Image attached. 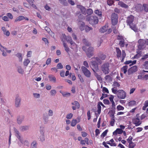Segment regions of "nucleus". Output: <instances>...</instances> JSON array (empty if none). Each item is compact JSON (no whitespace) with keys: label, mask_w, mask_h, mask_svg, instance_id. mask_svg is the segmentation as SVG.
<instances>
[{"label":"nucleus","mask_w":148,"mask_h":148,"mask_svg":"<svg viewBox=\"0 0 148 148\" xmlns=\"http://www.w3.org/2000/svg\"><path fill=\"white\" fill-rule=\"evenodd\" d=\"M110 64L108 62L103 64L101 66V70L105 75L109 73V72Z\"/></svg>","instance_id":"f257e3e1"},{"label":"nucleus","mask_w":148,"mask_h":148,"mask_svg":"<svg viewBox=\"0 0 148 148\" xmlns=\"http://www.w3.org/2000/svg\"><path fill=\"white\" fill-rule=\"evenodd\" d=\"M87 19L91 25L96 24L98 22V18L95 16H89L87 17Z\"/></svg>","instance_id":"f03ea898"},{"label":"nucleus","mask_w":148,"mask_h":148,"mask_svg":"<svg viewBox=\"0 0 148 148\" xmlns=\"http://www.w3.org/2000/svg\"><path fill=\"white\" fill-rule=\"evenodd\" d=\"M115 94H116L117 97L119 99H124L125 98L126 93L123 90H117Z\"/></svg>","instance_id":"7ed1b4c3"},{"label":"nucleus","mask_w":148,"mask_h":148,"mask_svg":"<svg viewBox=\"0 0 148 148\" xmlns=\"http://www.w3.org/2000/svg\"><path fill=\"white\" fill-rule=\"evenodd\" d=\"M118 17L117 14L112 13L111 15V20L112 25H115L117 24L118 21Z\"/></svg>","instance_id":"20e7f679"},{"label":"nucleus","mask_w":148,"mask_h":148,"mask_svg":"<svg viewBox=\"0 0 148 148\" xmlns=\"http://www.w3.org/2000/svg\"><path fill=\"white\" fill-rule=\"evenodd\" d=\"M81 69L83 73L85 76L88 78H89L90 77L91 73L90 71L86 67L82 66L81 67Z\"/></svg>","instance_id":"39448f33"},{"label":"nucleus","mask_w":148,"mask_h":148,"mask_svg":"<svg viewBox=\"0 0 148 148\" xmlns=\"http://www.w3.org/2000/svg\"><path fill=\"white\" fill-rule=\"evenodd\" d=\"M139 45L138 46V49L142 50L145 48V45L146 41L143 39H140L138 41Z\"/></svg>","instance_id":"423d86ee"},{"label":"nucleus","mask_w":148,"mask_h":148,"mask_svg":"<svg viewBox=\"0 0 148 148\" xmlns=\"http://www.w3.org/2000/svg\"><path fill=\"white\" fill-rule=\"evenodd\" d=\"M98 63L95 60H93L91 62V67L94 72L95 70H97L98 69Z\"/></svg>","instance_id":"0eeeda50"},{"label":"nucleus","mask_w":148,"mask_h":148,"mask_svg":"<svg viewBox=\"0 0 148 148\" xmlns=\"http://www.w3.org/2000/svg\"><path fill=\"white\" fill-rule=\"evenodd\" d=\"M93 51V48L91 47H89L86 51V53L87 57L90 58L94 54Z\"/></svg>","instance_id":"6e6552de"},{"label":"nucleus","mask_w":148,"mask_h":148,"mask_svg":"<svg viewBox=\"0 0 148 148\" xmlns=\"http://www.w3.org/2000/svg\"><path fill=\"white\" fill-rule=\"evenodd\" d=\"M134 19V16L132 15H130L129 16H128L126 20L127 25L129 26L133 24H134L133 22Z\"/></svg>","instance_id":"1a4fd4ad"},{"label":"nucleus","mask_w":148,"mask_h":148,"mask_svg":"<svg viewBox=\"0 0 148 148\" xmlns=\"http://www.w3.org/2000/svg\"><path fill=\"white\" fill-rule=\"evenodd\" d=\"M112 86H114V87L111 89L112 92L114 93H116V92L118 90L117 89V88L119 87L120 85L118 82L115 81L113 82Z\"/></svg>","instance_id":"9d476101"},{"label":"nucleus","mask_w":148,"mask_h":148,"mask_svg":"<svg viewBox=\"0 0 148 148\" xmlns=\"http://www.w3.org/2000/svg\"><path fill=\"white\" fill-rule=\"evenodd\" d=\"M132 123L136 126L140 125L142 123V121H140V119L134 117L132 119Z\"/></svg>","instance_id":"9b49d317"},{"label":"nucleus","mask_w":148,"mask_h":148,"mask_svg":"<svg viewBox=\"0 0 148 148\" xmlns=\"http://www.w3.org/2000/svg\"><path fill=\"white\" fill-rule=\"evenodd\" d=\"M137 71V66H134L131 67L128 70L127 73L128 75L132 74Z\"/></svg>","instance_id":"f8f14e48"},{"label":"nucleus","mask_w":148,"mask_h":148,"mask_svg":"<svg viewBox=\"0 0 148 148\" xmlns=\"http://www.w3.org/2000/svg\"><path fill=\"white\" fill-rule=\"evenodd\" d=\"M63 36L68 42H69L70 43L71 45L73 46H75L76 45L75 43L72 41L71 37L66 36L65 34L63 35Z\"/></svg>","instance_id":"ddd939ff"},{"label":"nucleus","mask_w":148,"mask_h":148,"mask_svg":"<svg viewBox=\"0 0 148 148\" xmlns=\"http://www.w3.org/2000/svg\"><path fill=\"white\" fill-rule=\"evenodd\" d=\"M72 104L73 105H75V106L72 107V108L73 110H75L76 109H79L80 107V104L77 101H75L73 103H72Z\"/></svg>","instance_id":"4468645a"},{"label":"nucleus","mask_w":148,"mask_h":148,"mask_svg":"<svg viewBox=\"0 0 148 148\" xmlns=\"http://www.w3.org/2000/svg\"><path fill=\"white\" fill-rule=\"evenodd\" d=\"M98 56L102 60H104L106 58V56L101 52H100L98 54Z\"/></svg>","instance_id":"2eb2a0df"},{"label":"nucleus","mask_w":148,"mask_h":148,"mask_svg":"<svg viewBox=\"0 0 148 148\" xmlns=\"http://www.w3.org/2000/svg\"><path fill=\"white\" fill-rule=\"evenodd\" d=\"M116 52V56L117 58H120L121 55V52L120 49L119 47H116L115 48Z\"/></svg>","instance_id":"dca6fc26"},{"label":"nucleus","mask_w":148,"mask_h":148,"mask_svg":"<svg viewBox=\"0 0 148 148\" xmlns=\"http://www.w3.org/2000/svg\"><path fill=\"white\" fill-rule=\"evenodd\" d=\"M21 101V99L19 98V96L17 95L15 99V106L17 107L19 106Z\"/></svg>","instance_id":"f3484780"},{"label":"nucleus","mask_w":148,"mask_h":148,"mask_svg":"<svg viewBox=\"0 0 148 148\" xmlns=\"http://www.w3.org/2000/svg\"><path fill=\"white\" fill-rule=\"evenodd\" d=\"M123 132V130L121 129L117 128L116 130L114 132L113 134L114 135H116L117 134H121Z\"/></svg>","instance_id":"a211bd4d"},{"label":"nucleus","mask_w":148,"mask_h":148,"mask_svg":"<svg viewBox=\"0 0 148 148\" xmlns=\"http://www.w3.org/2000/svg\"><path fill=\"white\" fill-rule=\"evenodd\" d=\"M31 5V6L33 8L37 9V8L36 6L34 4V0H26Z\"/></svg>","instance_id":"6ab92c4d"},{"label":"nucleus","mask_w":148,"mask_h":148,"mask_svg":"<svg viewBox=\"0 0 148 148\" xmlns=\"http://www.w3.org/2000/svg\"><path fill=\"white\" fill-rule=\"evenodd\" d=\"M130 28L133 30L134 32H137L138 31V29L136 25L135 24H133L129 25Z\"/></svg>","instance_id":"aec40b11"},{"label":"nucleus","mask_w":148,"mask_h":148,"mask_svg":"<svg viewBox=\"0 0 148 148\" xmlns=\"http://www.w3.org/2000/svg\"><path fill=\"white\" fill-rule=\"evenodd\" d=\"M108 26L106 25L103 26L100 29V32L101 33H104L106 32L108 29Z\"/></svg>","instance_id":"412c9836"},{"label":"nucleus","mask_w":148,"mask_h":148,"mask_svg":"<svg viewBox=\"0 0 148 148\" xmlns=\"http://www.w3.org/2000/svg\"><path fill=\"white\" fill-rule=\"evenodd\" d=\"M48 77L50 81L51 82H56V78L53 75H49Z\"/></svg>","instance_id":"4be33fe9"},{"label":"nucleus","mask_w":148,"mask_h":148,"mask_svg":"<svg viewBox=\"0 0 148 148\" xmlns=\"http://www.w3.org/2000/svg\"><path fill=\"white\" fill-rule=\"evenodd\" d=\"M24 16H19L17 17L14 21V23H16L18 21H19L24 19Z\"/></svg>","instance_id":"5701e85b"},{"label":"nucleus","mask_w":148,"mask_h":148,"mask_svg":"<svg viewBox=\"0 0 148 148\" xmlns=\"http://www.w3.org/2000/svg\"><path fill=\"white\" fill-rule=\"evenodd\" d=\"M92 59H95L97 62L99 64H101L102 63V60L99 57H93L92 58Z\"/></svg>","instance_id":"b1692460"},{"label":"nucleus","mask_w":148,"mask_h":148,"mask_svg":"<svg viewBox=\"0 0 148 148\" xmlns=\"http://www.w3.org/2000/svg\"><path fill=\"white\" fill-rule=\"evenodd\" d=\"M107 144L110 145L111 146H116V144L114 143V140L113 139H111L109 141L107 142Z\"/></svg>","instance_id":"393cba45"},{"label":"nucleus","mask_w":148,"mask_h":148,"mask_svg":"<svg viewBox=\"0 0 148 148\" xmlns=\"http://www.w3.org/2000/svg\"><path fill=\"white\" fill-rule=\"evenodd\" d=\"M126 54L124 50H122V54L121 55V62H124V59L125 57Z\"/></svg>","instance_id":"a878e982"},{"label":"nucleus","mask_w":148,"mask_h":148,"mask_svg":"<svg viewBox=\"0 0 148 148\" xmlns=\"http://www.w3.org/2000/svg\"><path fill=\"white\" fill-rule=\"evenodd\" d=\"M63 45L64 47L65 51H66L68 53H69V52L70 51L69 48L67 47L66 44L64 41L63 42Z\"/></svg>","instance_id":"bb28decb"},{"label":"nucleus","mask_w":148,"mask_h":148,"mask_svg":"<svg viewBox=\"0 0 148 148\" xmlns=\"http://www.w3.org/2000/svg\"><path fill=\"white\" fill-rule=\"evenodd\" d=\"M79 24L80 26L79 27V28L81 31H83L84 29V27L85 26V23L84 22H80Z\"/></svg>","instance_id":"cd10ccee"},{"label":"nucleus","mask_w":148,"mask_h":148,"mask_svg":"<svg viewBox=\"0 0 148 148\" xmlns=\"http://www.w3.org/2000/svg\"><path fill=\"white\" fill-rule=\"evenodd\" d=\"M118 5L121 6L125 8H128V6L127 5L121 1H119L118 3Z\"/></svg>","instance_id":"c85d7f7f"},{"label":"nucleus","mask_w":148,"mask_h":148,"mask_svg":"<svg viewBox=\"0 0 148 148\" xmlns=\"http://www.w3.org/2000/svg\"><path fill=\"white\" fill-rule=\"evenodd\" d=\"M127 68L128 66H124L121 68V71L123 72L124 74H126L127 72Z\"/></svg>","instance_id":"c756f323"},{"label":"nucleus","mask_w":148,"mask_h":148,"mask_svg":"<svg viewBox=\"0 0 148 148\" xmlns=\"http://www.w3.org/2000/svg\"><path fill=\"white\" fill-rule=\"evenodd\" d=\"M60 2L64 6H67L68 3L66 0H59Z\"/></svg>","instance_id":"7c9ffc66"},{"label":"nucleus","mask_w":148,"mask_h":148,"mask_svg":"<svg viewBox=\"0 0 148 148\" xmlns=\"http://www.w3.org/2000/svg\"><path fill=\"white\" fill-rule=\"evenodd\" d=\"M144 8V9L145 11L146 12H148V5L146 4H143V6H141L140 8Z\"/></svg>","instance_id":"2f4dec72"},{"label":"nucleus","mask_w":148,"mask_h":148,"mask_svg":"<svg viewBox=\"0 0 148 148\" xmlns=\"http://www.w3.org/2000/svg\"><path fill=\"white\" fill-rule=\"evenodd\" d=\"M77 121L75 119H73L71 122V126L74 127L77 123Z\"/></svg>","instance_id":"473e14b6"},{"label":"nucleus","mask_w":148,"mask_h":148,"mask_svg":"<svg viewBox=\"0 0 148 148\" xmlns=\"http://www.w3.org/2000/svg\"><path fill=\"white\" fill-rule=\"evenodd\" d=\"M23 119L24 117L23 116H19V117L17 118V119L18 123L19 124H20L21 123L22 121L23 120Z\"/></svg>","instance_id":"72a5a7b5"},{"label":"nucleus","mask_w":148,"mask_h":148,"mask_svg":"<svg viewBox=\"0 0 148 148\" xmlns=\"http://www.w3.org/2000/svg\"><path fill=\"white\" fill-rule=\"evenodd\" d=\"M83 43L87 46H89L91 45L90 43L88 42L86 39H83L82 40Z\"/></svg>","instance_id":"f704fd0d"},{"label":"nucleus","mask_w":148,"mask_h":148,"mask_svg":"<svg viewBox=\"0 0 148 148\" xmlns=\"http://www.w3.org/2000/svg\"><path fill=\"white\" fill-rule=\"evenodd\" d=\"M40 133L42 135L41 136H40V140L43 141L45 140V138L44 136V132L43 130L40 131Z\"/></svg>","instance_id":"c9c22d12"},{"label":"nucleus","mask_w":148,"mask_h":148,"mask_svg":"<svg viewBox=\"0 0 148 148\" xmlns=\"http://www.w3.org/2000/svg\"><path fill=\"white\" fill-rule=\"evenodd\" d=\"M112 116V118L110 122V124L111 126H113L114 125L115 121L114 119V115L113 114Z\"/></svg>","instance_id":"e433bc0d"},{"label":"nucleus","mask_w":148,"mask_h":148,"mask_svg":"<svg viewBox=\"0 0 148 148\" xmlns=\"http://www.w3.org/2000/svg\"><path fill=\"white\" fill-rule=\"evenodd\" d=\"M30 61L28 59H26L24 60L23 62V64L25 66H27L29 63Z\"/></svg>","instance_id":"4c0bfd02"},{"label":"nucleus","mask_w":148,"mask_h":148,"mask_svg":"<svg viewBox=\"0 0 148 148\" xmlns=\"http://www.w3.org/2000/svg\"><path fill=\"white\" fill-rule=\"evenodd\" d=\"M136 101H130L128 103L129 106H132L136 105Z\"/></svg>","instance_id":"58836bf2"},{"label":"nucleus","mask_w":148,"mask_h":148,"mask_svg":"<svg viewBox=\"0 0 148 148\" xmlns=\"http://www.w3.org/2000/svg\"><path fill=\"white\" fill-rule=\"evenodd\" d=\"M29 127H28L26 126H23L21 127L20 128V129L21 131H24L25 130H27L28 129Z\"/></svg>","instance_id":"ea45409f"},{"label":"nucleus","mask_w":148,"mask_h":148,"mask_svg":"<svg viewBox=\"0 0 148 148\" xmlns=\"http://www.w3.org/2000/svg\"><path fill=\"white\" fill-rule=\"evenodd\" d=\"M119 45L121 47H124L125 45V40L122 41H119Z\"/></svg>","instance_id":"a19ab883"},{"label":"nucleus","mask_w":148,"mask_h":148,"mask_svg":"<svg viewBox=\"0 0 148 148\" xmlns=\"http://www.w3.org/2000/svg\"><path fill=\"white\" fill-rule=\"evenodd\" d=\"M97 112H98V114H99L101 112V106H100V105H99L98 103L97 105Z\"/></svg>","instance_id":"79ce46f5"},{"label":"nucleus","mask_w":148,"mask_h":148,"mask_svg":"<svg viewBox=\"0 0 148 148\" xmlns=\"http://www.w3.org/2000/svg\"><path fill=\"white\" fill-rule=\"evenodd\" d=\"M135 146V144L133 142L129 143V148H134Z\"/></svg>","instance_id":"37998d69"},{"label":"nucleus","mask_w":148,"mask_h":148,"mask_svg":"<svg viewBox=\"0 0 148 148\" xmlns=\"http://www.w3.org/2000/svg\"><path fill=\"white\" fill-rule=\"evenodd\" d=\"M94 12L96 14L100 16H101L102 15L101 12L99 11L98 10H96L94 11Z\"/></svg>","instance_id":"c03bdc74"},{"label":"nucleus","mask_w":148,"mask_h":148,"mask_svg":"<svg viewBox=\"0 0 148 148\" xmlns=\"http://www.w3.org/2000/svg\"><path fill=\"white\" fill-rule=\"evenodd\" d=\"M116 109L118 110H123L124 108L123 107V106L119 105L118 106L116 107Z\"/></svg>","instance_id":"a18cd8bd"},{"label":"nucleus","mask_w":148,"mask_h":148,"mask_svg":"<svg viewBox=\"0 0 148 148\" xmlns=\"http://www.w3.org/2000/svg\"><path fill=\"white\" fill-rule=\"evenodd\" d=\"M114 3L113 0H108L107 1V4L110 6L112 5Z\"/></svg>","instance_id":"49530a36"},{"label":"nucleus","mask_w":148,"mask_h":148,"mask_svg":"<svg viewBox=\"0 0 148 148\" xmlns=\"http://www.w3.org/2000/svg\"><path fill=\"white\" fill-rule=\"evenodd\" d=\"M92 28L91 27H90L88 26H86L85 27V31L86 32H88L89 31H90V30H92Z\"/></svg>","instance_id":"de8ad7c7"},{"label":"nucleus","mask_w":148,"mask_h":148,"mask_svg":"<svg viewBox=\"0 0 148 148\" xmlns=\"http://www.w3.org/2000/svg\"><path fill=\"white\" fill-rule=\"evenodd\" d=\"M18 71L19 73L21 74H23L24 73L23 69L20 66L18 68Z\"/></svg>","instance_id":"09e8293b"},{"label":"nucleus","mask_w":148,"mask_h":148,"mask_svg":"<svg viewBox=\"0 0 148 148\" xmlns=\"http://www.w3.org/2000/svg\"><path fill=\"white\" fill-rule=\"evenodd\" d=\"M117 39L118 40H120V41H122L125 40L123 36L120 35H118V36Z\"/></svg>","instance_id":"8fccbe9b"},{"label":"nucleus","mask_w":148,"mask_h":148,"mask_svg":"<svg viewBox=\"0 0 148 148\" xmlns=\"http://www.w3.org/2000/svg\"><path fill=\"white\" fill-rule=\"evenodd\" d=\"M80 10L81 11L82 13L84 14H85L86 13V8L83 6L82 7Z\"/></svg>","instance_id":"3c124183"},{"label":"nucleus","mask_w":148,"mask_h":148,"mask_svg":"<svg viewBox=\"0 0 148 148\" xmlns=\"http://www.w3.org/2000/svg\"><path fill=\"white\" fill-rule=\"evenodd\" d=\"M87 14L88 15H91L93 13V11L91 9H88L87 10Z\"/></svg>","instance_id":"603ef678"},{"label":"nucleus","mask_w":148,"mask_h":148,"mask_svg":"<svg viewBox=\"0 0 148 148\" xmlns=\"http://www.w3.org/2000/svg\"><path fill=\"white\" fill-rule=\"evenodd\" d=\"M95 75L98 80L101 81L102 80V78L101 76L99 75L98 74H96Z\"/></svg>","instance_id":"864d4df0"},{"label":"nucleus","mask_w":148,"mask_h":148,"mask_svg":"<svg viewBox=\"0 0 148 148\" xmlns=\"http://www.w3.org/2000/svg\"><path fill=\"white\" fill-rule=\"evenodd\" d=\"M143 66L145 69H148V61H146L145 62Z\"/></svg>","instance_id":"5fc2aeb1"},{"label":"nucleus","mask_w":148,"mask_h":148,"mask_svg":"<svg viewBox=\"0 0 148 148\" xmlns=\"http://www.w3.org/2000/svg\"><path fill=\"white\" fill-rule=\"evenodd\" d=\"M63 67V66L61 63H58L57 66V68L58 69H62Z\"/></svg>","instance_id":"6e6d98bb"},{"label":"nucleus","mask_w":148,"mask_h":148,"mask_svg":"<svg viewBox=\"0 0 148 148\" xmlns=\"http://www.w3.org/2000/svg\"><path fill=\"white\" fill-rule=\"evenodd\" d=\"M36 141H33L32 144H31V148H36Z\"/></svg>","instance_id":"4d7b16f0"},{"label":"nucleus","mask_w":148,"mask_h":148,"mask_svg":"<svg viewBox=\"0 0 148 148\" xmlns=\"http://www.w3.org/2000/svg\"><path fill=\"white\" fill-rule=\"evenodd\" d=\"M73 116V114L72 113H70L67 114L66 118L68 119H71Z\"/></svg>","instance_id":"13d9d810"},{"label":"nucleus","mask_w":148,"mask_h":148,"mask_svg":"<svg viewBox=\"0 0 148 148\" xmlns=\"http://www.w3.org/2000/svg\"><path fill=\"white\" fill-rule=\"evenodd\" d=\"M102 91L103 93L106 92L108 94L109 93L108 89L105 87H103V88Z\"/></svg>","instance_id":"bf43d9fd"},{"label":"nucleus","mask_w":148,"mask_h":148,"mask_svg":"<svg viewBox=\"0 0 148 148\" xmlns=\"http://www.w3.org/2000/svg\"><path fill=\"white\" fill-rule=\"evenodd\" d=\"M132 137L131 136H130L127 139V141L129 143H132Z\"/></svg>","instance_id":"052dcab7"},{"label":"nucleus","mask_w":148,"mask_h":148,"mask_svg":"<svg viewBox=\"0 0 148 148\" xmlns=\"http://www.w3.org/2000/svg\"><path fill=\"white\" fill-rule=\"evenodd\" d=\"M108 131V130H105L104 132H103V133L101 135V137H105L106 136V134L107 133Z\"/></svg>","instance_id":"680f3d73"},{"label":"nucleus","mask_w":148,"mask_h":148,"mask_svg":"<svg viewBox=\"0 0 148 148\" xmlns=\"http://www.w3.org/2000/svg\"><path fill=\"white\" fill-rule=\"evenodd\" d=\"M7 16H8L9 17V18L10 19H13V16L11 13H8L7 14Z\"/></svg>","instance_id":"e2e57ef3"},{"label":"nucleus","mask_w":148,"mask_h":148,"mask_svg":"<svg viewBox=\"0 0 148 148\" xmlns=\"http://www.w3.org/2000/svg\"><path fill=\"white\" fill-rule=\"evenodd\" d=\"M50 92L51 95L54 96L56 94V92L55 90H52Z\"/></svg>","instance_id":"0e129e2a"},{"label":"nucleus","mask_w":148,"mask_h":148,"mask_svg":"<svg viewBox=\"0 0 148 148\" xmlns=\"http://www.w3.org/2000/svg\"><path fill=\"white\" fill-rule=\"evenodd\" d=\"M103 102L105 104L109 105L110 104L109 100L107 99H104L103 100Z\"/></svg>","instance_id":"69168bd1"},{"label":"nucleus","mask_w":148,"mask_h":148,"mask_svg":"<svg viewBox=\"0 0 148 148\" xmlns=\"http://www.w3.org/2000/svg\"><path fill=\"white\" fill-rule=\"evenodd\" d=\"M42 39V40L44 42L45 44H48V40L47 38H43Z\"/></svg>","instance_id":"338daca9"},{"label":"nucleus","mask_w":148,"mask_h":148,"mask_svg":"<svg viewBox=\"0 0 148 148\" xmlns=\"http://www.w3.org/2000/svg\"><path fill=\"white\" fill-rule=\"evenodd\" d=\"M147 58H148V53L145 55H144L141 58V59L142 60H144Z\"/></svg>","instance_id":"774afa93"}]
</instances>
